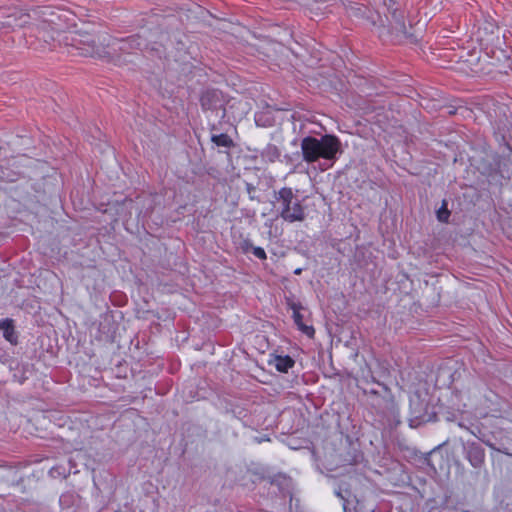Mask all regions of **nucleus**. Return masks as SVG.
I'll return each instance as SVG.
<instances>
[{
    "label": "nucleus",
    "mask_w": 512,
    "mask_h": 512,
    "mask_svg": "<svg viewBox=\"0 0 512 512\" xmlns=\"http://www.w3.org/2000/svg\"><path fill=\"white\" fill-rule=\"evenodd\" d=\"M467 459L473 467H480L485 459L484 449L477 444L469 445L467 448Z\"/></svg>",
    "instance_id": "39448f33"
},
{
    "label": "nucleus",
    "mask_w": 512,
    "mask_h": 512,
    "mask_svg": "<svg viewBox=\"0 0 512 512\" xmlns=\"http://www.w3.org/2000/svg\"><path fill=\"white\" fill-rule=\"evenodd\" d=\"M288 306L292 310V318L298 329L308 337H313L315 333L314 328L303 322V315L301 314L302 305L299 302L288 301Z\"/></svg>",
    "instance_id": "20e7f679"
},
{
    "label": "nucleus",
    "mask_w": 512,
    "mask_h": 512,
    "mask_svg": "<svg viewBox=\"0 0 512 512\" xmlns=\"http://www.w3.org/2000/svg\"><path fill=\"white\" fill-rule=\"evenodd\" d=\"M211 141L219 147L230 148L231 146H233V140L227 134L224 133L218 135L213 134L211 136Z\"/></svg>",
    "instance_id": "1a4fd4ad"
},
{
    "label": "nucleus",
    "mask_w": 512,
    "mask_h": 512,
    "mask_svg": "<svg viewBox=\"0 0 512 512\" xmlns=\"http://www.w3.org/2000/svg\"><path fill=\"white\" fill-rule=\"evenodd\" d=\"M505 124L498 125L497 130L498 133L502 136V138L505 140L506 138H512V116L510 119H506Z\"/></svg>",
    "instance_id": "9d476101"
},
{
    "label": "nucleus",
    "mask_w": 512,
    "mask_h": 512,
    "mask_svg": "<svg viewBox=\"0 0 512 512\" xmlns=\"http://www.w3.org/2000/svg\"><path fill=\"white\" fill-rule=\"evenodd\" d=\"M279 203V216L286 222H302L305 219V209L301 201L289 187L281 188L275 195Z\"/></svg>",
    "instance_id": "f03ea898"
},
{
    "label": "nucleus",
    "mask_w": 512,
    "mask_h": 512,
    "mask_svg": "<svg viewBox=\"0 0 512 512\" xmlns=\"http://www.w3.org/2000/svg\"><path fill=\"white\" fill-rule=\"evenodd\" d=\"M277 371L286 373L295 364V361L288 355H276L273 360L270 361Z\"/></svg>",
    "instance_id": "423d86ee"
},
{
    "label": "nucleus",
    "mask_w": 512,
    "mask_h": 512,
    "mask_svg": "<svg viewBox=\"0 0 512 512\" xmlns=\"http://www.w3.org/2000/svg\"><path fill=\"white\" fill-rule=\"evenodd\" d=\"M294 273L295 274H300L301 273V269H296Z\"/></svg>",
    "instance_id": "2eb2a0df"
},
{
    "label": "nucleus",
    "mask_w": 512,
    "mask_h": 512,
    "mask_svg": "<svg viewBox=\"0 0 512 512\" xmlns=\"http://www.w3.org/2000/svg\"><path fill=\"white\" fill-rule=\"evenodd\" d=\"M281 156V151L274 144H268L261 152V157L264 161L273 163Z\"/></svg>",
    "instance_id": "6e6552de"
},
{
    "label": "nucleus",
    "mask_w": 512,
    "mask_h": 512,
    "mask_svg": "<svg viewBox=\"0 0 512 512\" xmlns=\"http://www.w3.org/2000/svg\"><path fill=\"white\" fill-rule=\"evenodd\" d=\"M387 403H388L392 413L398 415V409L396 408V405H395V402H394L393 398H389L387 400Z\"/></svg>",
    "instance_id": "4468645a"
},
{
    "label": "nucleus",
    "mask_w": 512,
    "mask_h": 512,
    "mask_svg": "<svg viewBox=\"0 0 512 512\" xmlns=\"http://www.w3.org/2000/svg\"><path fill=\"white\" fill-rule=\"evenodd\" d=\"M0 330L3 332L4 338L12 344H16L17 336L14 331L13 321L11 319L0 320Z\"/></svg>",
    "instance_id": "0eeeda50"
},
{
    "label": "nucleus",
    "mask_w": 512,
    "mask_h": 512,
    "mask_svg": "<svg viewBox=\"0 0 512 512\" xmlns=\"http://www.w3.org/2000/svg\"><path fill=\"white\" fill-rule=\"evenodd\" d=\"M70 45L82 56H94L99 54L96 37L89 33H75L71 36Z\"/></svg>",
    "instance_id": "7ed1b4c3"
},
{
    "label": "nucleus",
    "mask_w": 512,
    "mask_h": 512,
    "mask_svg": "<svg viewBox=\"0 0 512 512\" xmlns=\"http://www.w3.org/2000/svg\"><path fill=\"white\" fill-rule=\"evenodd\" d=\"M243 249L245 252H248V250L251 249L253 255L258 259L265 260L267 258L266 252L263 248L255 247L249 242H245Z\"/></svg>",
    "instance_id": "9b49d317"
},
{
    "label": "nucleus",
    "mask_w": 512,
    "mask_h": 512,
    "mask_svg": "<svg viewBox=\"0 0 512 512\" xmlns=\"http://www.w3.org/2000/svg\"><path fill=\"white\" fill-rule=\"evenodd\" d=\"M301 152L303 160L314 163L320 158L335 161L341 153V142L334 136L326 134L320 138L306 136L301 140Z\"/></svg>",
    "instance_id": "f257e3e1"
},
{
    "label": "nucleus",
    "mask_w": 512,
    "mask_h": 512,
    "mask_svg": "<svg viewBox=\"0 0 512 512\" xmlns=\"http://www.w3.org/2000/svg\"><path fill=\"white\" fill-rule=\"evenodd\" d=\"M449 211L446 208H442L437 212V217L439 221L446 222L449 218Z\"/></svg>",
    "instance_id": "ddd939ff"
},
{
    "label": "nucleus",
    "mask_w": 512,
    "mask_h": 512,
    "mask_svg": "<svg viewBox=\"0 0 512 512\" xmlns=\"http://www.w3.org/2000/svg\"><path fill=\"white\" fill-rule=\"evenodd\" d=\"M122 44H123V45L120 47V49H121V50H125V49H126V45H129V46H131V47H132V46L134 47V45H133V44H135V47H136V48H140V42H138V40H137V39H135V38H131V39L127 40V41H122Z\"/></svg>",
    "instance_id": "f8f14e48"
}]
</instances>
